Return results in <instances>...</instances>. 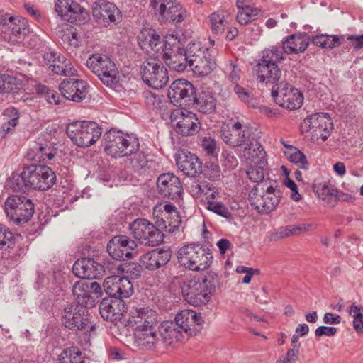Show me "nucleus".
Wrapping results in <instances>:
<instances>
[{"label": "nucleus", "mask_w": 363, "mask_h": 363, "mask_svg": "<svg viewBox=\"0 0 363 363\" xmlns=\"http://www.w3.org/2000/svg\"><path fill=\"white\" fill-rule=\"evenodd\" d=\"M157 313L149 307L133 309L126 326L133 332V345L143 351H156L160 346Z\"/></svg>", "instance_id": "f257e3e1"}, {"label": "nucleus", "mask_w": 363, "mask_h": 363, "mask_svg": "<svg viewBox=\"0 0 363 363\" xmlns=\"http://www.w3.org/2000/svg\"><path fill=\"white\" fill-rule=\"evenodd\" d=\"M281 193L276 182L266 180L255 185L248 195L250 205L258 212L268 214L280 203Z\"/></svg>", "instance_id": "f03ea898"}, {"label": "nucleus", "mask_w": 363, "mask_h": 363, "mask_svg": "<svg viewBox=\"0 0 363 363\" xmlns=\"http://www.w3.org/2000/svg\"><path fill=\"white\" fill-rule=\"evenodd\" d=\"M284 52L281 45L265 48L255 66L257 79L266 84H275L280 79L281 72L278 64L284 60Z\"/></svg>", "instance_id": "7ed1b4c3"}, {"label": "nucleus", "mask_w": 363, "mask_h": 363, "mask_svg": "<svg viewBox=\"0 0 363 363\" xmlns=\"http://www.w3.org/2000/svg\"><path fill=\"white\" fill-rule=\"evenodd\" d=\"M179 262L192 271L205 270L212 262V252L208 248L199 243H191L182 246L178 250Z\"/></svg>", "instance_id": "20e7f679"}, {"label": "nucleus", "mask_w": 363, "mask_h": 363, "mask_svg": "<svg viewBox=\"0 0 363 363\" xmlns=\"http://www.w3.org/2000/svg\"><path fill=\"white\" fill-rule=\"evenodd\" d=\"M104 150L113 157H127L133 155L139 150L138 140L121 131L110 130L105 135Z\"/></svg>", "instance_id": "39448f33"}, {"label": "nucleus", "mask_w": 363, "mask_h": 363, "mask_svg": "<svg viewBox=\"0 0 363 363\" xmlns=\"http://www.w3.org/2000/svg\"><path fill=\"white\" fill-rule=\"evenodd\" d=\"M216 48H206L202 50L199 43H189L190 68L198 76H207L216 68Z\"/></svg>", "instance_id": "423d86ee"}, {"label": "nucleus", "mask_w": 363, "mask_h": 363, "mask_svg": "<svg viewBox=\"0 0 363 363\" xmlns=\"http://www.w3.org/2000/svg\"><path fill=\"white\" fill-rule=\"evenodd\" d=\"M102 130L95 122L76 121L67 128V134L70 140L79 147H89L101 137Z\"/></svg>", "instance_id": "0eeeda50"}, {"label": "nucleus", "mask_w": 363, "mask_h": 363, "mask_svg": "<svg viewBox=\"0 0 363 363\" xmlns=\"http://www.w3.org/2000/svg\"><path fill=\"white\" fill-rule=\"evenodd\" d=\"M86 65L106 86H113L118 81L115 62L107 55L95 53L86 60Z\"/></svg>", "instance_id": "6e6552de"}, {"label": "nucleus", "mask_w": 363, "mask_h": 363, "mask_svg": "<svg viewBox=\"0 0 363 363\" xmlns=\"http://www.w3.org/2000/svg\"><path fill=\"white\" fill-rule=\"evenodd\" d=\"M244 156L252 164L247 171L249 179L257 184L265 182L267 179H264V175L267 160L266 152L259 143H250L249 147H245Z\"/></svg>", "instance_id": "1a4fd4ad"}, {"label": "nucleus", "mask_w": 363, "mask_h": 363, "mask_svg": "<svg viewBox=\"0 0 363 363\" xmlns=\"http://www.w3.org/2000/svg\"><path fill=\"white\" fill-rule=\"evenodd\" d=\"M6 216L16 224L27 223L33 216L34 204L24 196H11L4 202Z\"/></svg>", "instance_id": "9d476101"}, {"label": "nucleus", "mask_w": 363, "mask_h": 363, "mask_svg": "<svg viewBox=\"0 0 363 363\" xmlns=\"http://www.w3.org/2000/svg\"><path fill=\"white\" fill-rule=\"evenodd\" d=\"M333 123L328 114L315 113L308 116L301 123V130L309 134L313 140L324 142L330 135Z\"/></svg>", "instance_id": "9b49d317"}, {"label": "nucleus", "mask_w": 363, "mask_h": 363, "mask_svg": "<svg viewBox=\"0 0 363 363\" xmlns=\"http://www.w3.org/2000/svg\"><path fill=\"white\" fill-rule=\"evenodd\" d=\"M182 294L184 299L191 305L199 306L209 301L212 285L207 279L204 278L201 281L197 279H193L184 281L182 286Z\"/></svg>", "instance_id": "f8f14e48"}, {"label": "nucleus", "mask_w": 363, "mask_h": 363, "mask_svg": "<svg viewBox=\"0 0 363 363\" xmlns=\"http://www.w3.org/2000/svg\"><path fill=\"white\" fill-rule=\"evenodd\" d=\"M152 218L158 229L173 233L178 229L182 219L176 206L169 203H160L152 209Z\"/></svg>", "instance_id": "ddd939ff"}, {"label": "nucleus", "mask_w": 363, "mask_h": 363, "mask_svg": "<svg viewBox=\"0 0 363 363\" xmlns=\"http://www.w3.org/2000/svg\"><path fill=\"white\" fill-rule=\"evenodd\" d=\"M129 229L133 238L143 245L154 247L163 241V233L147 219H135L130 223Z\"/></svg>", "instance_id": "4468645a"}, {"label": "nucleus", "mask_w": 363, "mask_h": 363, "mask_svg": "<svg viewBox=\"0 0 363 363\" xmlns=\"http://www.w3.org/2000/svg\"><path fill=\"white\" fill-rule=\"evenodd\" d=\"M140 73L143 82L150 87L160 89L164 87L169 82L167 68L156 59L150 58L143 62Z\"/></svg>", "instance_id": "2eb2a0df"}, {"label": "nucleus", "mask_w": 363, "mask_h": 363, "mask_svg": "<svg viewBox=\"0 0 363 363\" xmlns=\"http://www.w3.org/2000/svg\"><path fill=\"white\" fill-rule=\"evenodd\" d=\"M272 96L276 104L289 110L299 108L303 101L301 92L286 82L275 83L272 89Z\"/></svg>", "instance_id": "dca6fc26"}, {"label": "nucleus", "mask_w": 363, "mask_h": 363, "mask_svg": "<svg viewBox=\"0 0 363 363\" xmlns=\"http://www.w3.org/2000/svg\"><path fill=\"white\" fill-rule=\"evenodd\" d=\"M151 6L159 15V20L179 23L187 16V11L176 0H152Z\"/></svg>", "instance_id": "f3484780"}, {"label": "nucleus", "mask_w": 363, "mask_h": 363, "mask_svg": "<svg viewBox=\"0 0 363 363\" xmlns=\"http://www.w3.org/2000/svg\"><path fill=\"white\" fill-rule=\"evenodd\" d=\"M87 308L76 304L65 308L62 315L64 325L72 330H81L87 327L91 330H93L94 325H91V323L89 317Z\"/></svg>", "instance_id": "a211bd4d"}, {"label": "nucleus", "mask_w": 363, "mask_h": 363, "mask_svg": "<svg viewBox=\"0 0 363 363\" xmlns=\"http://www.w3.org/2000/svg\"><path fill=\"white\" fill-rule=\"evenodd\" d=\"M27 168V176L30 188L40 191L50 189L55 182L54 172L48 166L32 164Z\"/></svg>", "instance_id": "6ab92c4d"}, {"label": "nucleus", "mask_w": 363, "mask_h": 363, "mask_svg": "<svg viewBox=\"0 0 363 363\" xmlns=\"http://www.w3.org/2000/svg\"><path fill=\"white\" fill-rule=\"evenodd\" d=\"M175 130L182 135H192L199 132L200 122L195 113L186 110L176 109L170 115Z\"/></svg>", "instance_id": "aec40b11"}, {"label": "nucleus", "mask_w": 363, "mask_h": 363, "mask_svg": "<svg viewBox=\"0 0 363 363\" xmlns=\"http://www.w3.org/2000/svg\"><path fill=\"white\" fill-rule=\"evenodd\" d=\"M137 243L126 235H116L107 244V252L114 259L125 260L135 256Z\"/></svg>", "instance_id": "412c9836"}, {"label": "nucleus", "mask_w": 363, "mask_h": 363, "mask_svg": "<svg viewBox=\"0 0 363 363\" xmlns=\"http://www.w3.org/2000/svg\"><path fill=\"white\" fill-rule=\"evenodd\" d=\"M174 323L189 339L196 335L202 329L204 320L200 313L186 309L176 314Z\"/></svg>", "instance_id": "4be33fe9"}, {"label": "nucleus", "mask_w": 363, "mask_h": 363, "mask_svg": "<svg viewBox=\"0 0 363 363\" xmlns=\"http://www.w3.org/2000/svg\"><path fill=\"white\" fill-rule=\"evenodd\" d=\"M103 286L109 298H129L133 293V285L126 277L113 275L105 279Z\"/></svg>", "instance_id": "5701e85b"}, {"label": "nucleus", "mask_w": 363, "mask_h": 363, "mask_svg": "<svg viewBox=\"0 0 363 363\" xmlns=\"http://www.w3.org/2000/svg\"><path fill=\"white\" fill-rule=\"evenodd\" d=\"M221 137L226 144L233 147L245 145V148L249 147L250 143L257 142V140H254L248 143V131L240 121L231 123L230 126L229 125H223L221 130Z\"/></svg>", "instance_id": "b1692460"}, {"label": "nucleus", "mask_w": 363, "mask_h": 363, "mask_svg": "<svg viewBox=\"0 0 363 363\" xmlns=\"http://www.w3.org/2000/svg\"><path fill=\"white\" fill-rule=\"evenodd\" d=\"M195 87L188 80L179 79L175 80L168 89V97L174 104L190 105L195 95Z\"/></svg>", "instance_id": "393cba45"}, {"label": "nucleus", "mask_w": 363, "mask_h": 363, "mask_svg": "<svg viewBox=\"0 0 363 363\" xmlns=\"http://www.w3.org/2000/svg\"><path fill=\"white\" fill-rule=\"evenodd\" d=\"M93 16L99 24L107 27L111 23L116 24L121 19V14L117 6L110 2L99 1L93 9Z\"/></svg>", "instance_id": "a878e982"}, {"label": "nucleus", "mask_w": 363, "mask_h": 363, "mask_svg": "<svg viewBox=\"0 0 363 363\" xmlns=\"http://www.w3.org/2000/svg\"><path fill=\"white\" fill-rule=\"evenodd\" d=\"M45 64L55 74L62 76H75L76 69L72 65L69 60L65 56L54 52L49 51L44 54Z\"/></svg>", "instance_id": "bb28decb"}, {"label": "nucleus", "mask_w": 363, "mask_h": 363, "mask_svg": "<svg viewBox=\"0 0 363 363\" xmlns=\"http://www.w3.org/2000/svg\"><path fill=\"white\" fill-rule=\"evenodd\" d=\"M157 186L162 196L171 199L180 197L183 193V187L179 179L170 173L161 174L157 178Z\"/></svg>", "instance_id": "cd10ccee"}, {"label": "nucleus", "mask_w": 363, "mask_h": 363, "mask_svg": "<svg viewBox=\"0 0 363 363\" xmlns=\"http://www.w3.org/2000/svg\"><path fill=\"white\" fill-rule=\"evenodd\" d=\"M74 274L83 279H99L103 271V266L91 258H82L75 262L72 268Z\"/></svg>", "instance_id": "c85d7f7f"}, {"label": "nucleus", "mask_w": 363, "mask_h": 363, "mask_svg": "<svg viewBox=\"0 0 363 363\" xmlns=\"http://www.w3.org/2000/svg\"><path fill=\"white\" fill-rule=\"evenodd\" d=\"M55 9L60 16L72 22L79 21V16L84 20L89 16L86 9L73 0H57Z\"/></svg>", "instance_id": "c756f323"}, {"label": "nucleus", "mask_w": 363, "mask_h": 363, "mask_svg": "<svg viewBox=\"0 0 363 363\" xmlns=\"http://www.w3.org/2000/svg\"><path fill=\"white\" fill-rule=\"evenodd\" d=\"M59 89L64 98L74 102L82 101L87 94L86 83L79 79H65L59 85Z\"/></svg>", "instance_id": "7c9ffc66"}, {"label": "nucleus", "mask_w": 363, "mask_h": 363, "mask_svg": "<svg viewBox=\"0 0 363 363\" xmlns=\"http://www.w3.org/2000/svg\"><path fill=\"white\" fill-rule=\"evenodd\" d=\"M178 169L189 177H196L203 172L201 160L194 153L182 151L177 158Z\"/></svg>", "instance_id": "2f4dec72"}, {"label": "nucleus", "mask_w": 363, "mask_h": 363, "mask_svg": "<svg viewBox=\"0 0 363 363\" xmlns=\"http://www.w3.org/2000/svg\"><path fill=\"white\" fill-rule=\"evenodd\" d=\"M125 310V302L121 298H104L99 305L101 317L111 322L121 320Z\"/></svg>", "instance_id": "473e14b6"}, {"label": "nucleus", "mask_w": 363, "mask_h": 363, "mask_svg": "<svg viewBox=\"0 0 363 363\" xmlns=\"http://www.w3.org/2000/svg\"><path fill=\"white\" fill-rule=\"evenodd\" d=\"M160 340V350L162 345L169 346L177 342H184L188 340L186 335L174 322H163L161 324V330L158 333Z\"/></svg>", "instance_id": "72a5a7b5"}, {"label": "nucleus", "mask_w": 363, "mask_h": 363, "mask_svg": "<svg viewBox=\"0 0 363 363\" xmlns=\"http://www.w3.org/2000/svg\"><path fill=\"white\" fill-rule=\"evenodd\" d=\"M4 25L9 31V40L13 43H21L30 32L27 20L21 16H10L4 20Z\"/></svg>", "instance_id": "f704fd0d"}, {"label": "nucleus", "mask_w": 363, "mask_h": 363, "mask_svg": "<svg viewBox=\"0 0 363 363\" xmlns=\"http://www.w3.org/2000/svg\"><path fill=\"white\" fill-rule=\"evenodd\" d=\"M162 57L170 69L177 72H184L187 67H190L191 57L189 55V44L186 48H177L174 53L165 52Z\"/></svg>", "instance_id": "c9c22d12"}, {"label": "nucleus", "mask_w": 363, "mask_h": 363, "mask_svg": "<svg viewBox=\"0 0 363 363\" xmlns=\"http://www.w3.org/2000/svg\"><path fill=\"white\" fill-rule=\"evenodd\" d=\"M310 40L306 33L293 34L284 39L281 47L286 54H298L307 49Z\"/></svg>", "instance_id": "e433bc0d"}, {"label": "nucleus", "mask_w": 363, "mask_h": 363, "mask_svg": "<svg viewBox=\"0 0 363 363\" xmlns=\"http://www.w3.org/2000/svg\"><path fill=\"white\" fill-rule=\"evenodd\" d=\"M169 251L155 249L140 257L141 265L147 269L155 270L164 266L170 259Z\"/></svg>", "instance_id": "4c0bfd02"}, {"label": "nucleus", "mask_w": 363, "mask_h": 363, "mask_svg": "<svg viewBox=\"0 0 363 363\" xmlns=\"http://www.w3.org/2000/svg\"><path fill=\"white\" fill-rule=\"evenodd\" d=\"M191 104L199 112L207 114L216 111L217 101L211 91L202 89L200 92H195Z\"/></svg>", "instance_id": "58836bf2"}, {"label": "nucleus", "mask_w": 363, "mask_h": 363, "mask_svg": "<svg viewBox=\"0 0 363 363\" xmlns=\"http://www.w3.org/2000/svg\"><path fill=\"white\" fill-rule=\"evenodd\" d=\"M73 295L76 297L79 305L85 307L94 306V300L89 291V285L85 281H77L72 287Z\"/></svg>", "instance_id": "ea45409f"}, {"label": "nucleus", "mask_w": 363, "mask_h": 363, "mask_svg": "<svg viewBox=\"0 0 363 363\" xmlns=\"http://www.w3.org/2000/svg\"><path fill=\"white\" fill-rule=\"evenodd\" d=\"M58 363H89V358L79 347L72 346L62 350Z\"/></svg>", "instance_id": "a19ab883"}, {"label": "nucleus", "mask_w": 363, "mask_h": 363, "mask_svg": "<svg viewBox=\"0 0 363 363\" xmlns=\"http://www.w3.org/2000/svg\"><path fill=\"white\" fill-rule=\"evenodd\" d=\"M313 45L322 48H333L340 46L345 42L344 35L320 34L312 37Z\"/></svg>", "instance_id": "79ce46f5"}, {"label": "nucleus", "mask_w": 363, "mask_h": 363, "mask_svg": "<svg viewBox=\"0 0 363 363\" xmlns=\"http://www.w3.org/2000/svg\"><path fill=\"white\" fill-rule=\"evenodd\" d=\"M229 16L230 15L223 10L212 13L208 16L211 31L216 35L222 34L228 24Z\"/></svg>", "instance_id": "37998d69"}, {"label": "nucleus", "mask_w": 363, "mask_h": 363, "mask_svg": "<svg viewBox=\"0 0 363 363\" xmlns=\"http://www.w3.org/2000/svg\"><path fill=\"white\" fill-rule=\"evenodd\" d=\"M140 45L143 50L152 55H158L162 48V38L160 35L151 31L148 35L140 42Z\"/></svg>", "instance_id": "c03bdc74"}, {"label": "nucleus", "mask_w": 363, "mask_h": 363, "mask_svg": "<svg viewBox=\"0 0 363 363\" xmlns=\"http://www.w3.org/2000/svg\"><path fill=\"white\" fill-rule=\"evenodd\" d=\"M190 188L191 192L194 197L199 198L202 195H204L206 196L207 201L214 200L218 195V191L216 189L206 182H202L201 184L194 182Z\"/></svg>", "instance_id": "a18cd8bd"}, {"label": "nucleus", "mask_w": 363, "mask_h": 363, "mask_svg": "<svg viewBox=\"0 0 363 363\" xmlns=\"http://www.w3.org/2000/svg\"><path fill=\"white\" fill-rule=\"evenodd\" d=\"M25 167L21 173H13L7 181V186L13 191H26L30 187Z\"/></svg>", "instance_id": "49530a36"}, {"label": "nucleus", "mask_w": 363, "mask_h": 363, "mask_svg": "<svg viewBox=\"0 0 363 363\" xmlns=\"http://www.w3.org/2000/svg\"><path fill=\"white\" fill-rule=\"evenodd\" d=\"M21 87V81L9 75L0 74V93L16 92Z\"/></svg>", "instance_id": "de8ad7c7"}, {"label": "nucleus", "mask_w": 363, "mask_h": 363, "mask_svg": "<svg viewBox=\"0 0 363 363\" xmlns=\"http://www.w3.org/2000/svg\"><path fill=\"white\" fill-rule=\"evenodd\" d=\"M363 308L361 306L353 303L349 308L348 313L353 318V326L354 330L358 333H363Z\"/></svg>", "instance_id": "09e8293b"}, {"label": "nucleus", "mask_w": 363, "mask_h": 363, "mask_svg": "<svg viewBox=\"0 0 363 363\" xmlns=\"http://www.w3.org/2000/svg\"><path fill=\"white\" fill-rule=\"evenodd\" d=\"M33 155L32 160L35 162H45L53 158L52 150L48 145H37L32 150Z\"/></svg>", "instance_id": "8fccbe9b"}, {"label": "nucleus", "mask_w": 363, "mask_h": 363, "mask_svg": "<svg viewBox=\"0 0 363 363\" xmlns=\"http://www.w3.org/2000/svg\"><path fill=\"white\" fill-rule=\"evenodd\" d=\"M201 146L203 152L207 156L216 157L219 151L217 141L211 136H204L201 139Z\"/></svg>", "instance_id": "3c124183"}, {"label": "nucleus", "mask_w": 363, "mask_h": 363, "mask_svg": "<svg viewBox=\"0 0 363 363\" xmlns=\"http://www.w3.org/2000/svg\"><path fill=\"white\" fill-rule=\"evenodd\" d=\"M260 11L259 9L247 5L243 10L239 11L237 15V20L241 25L248 23L252 18L257 16Z\"/></svg>", "instance_id": "603ef678"}, {"label": "nucleus", "mask_w": 363, "mask_h": 363, "mask_svg": "<svg viewBox=\"0 0 363 363\" xmlns=\"http://www.w3.org/2000/svg\"><path fill=\"white\" fill-rule=\"evenodd\" d=\"M288 154L289 158L291 162L298 165V167L304 169H307L308 162L306 157L302 152L296 147L291 146Z\"/></svg>", "instance_id": "864d4df0"}, {"label": "nucleus", "mask_w": 363, "mask_h": 363, "mask_svg": "<svg viewBox=\"0 0 363 363\" xmlns=\"http://www.w3.org/2000/svg\"><path fill=\"white\" fill-rule=\"evenodd\" d=\"M60 37L70 46L77 47L79 44L78 34L73 27L67 28L61 30Z\"/></svg>", "instance_id": "5fc2aeb1"}, {"label": "nucleus", "mask_w": 363, "mask_h": 363, "mask_svg": "<svg viewBox=\"0 0 363 363\" xmlns=\"http://www.w3.org/2000/svg\"><path fill=\"white\" fill-rule=\"evenodd\" d=\"M206 208L223 218H228L231 216L228 208L220 201H214V200L207 201Z\"/></svg>", "instance_id": "6e6d98bb"}, {"label": "nucleus", "mask_w": 363, "mask_h": 363, "mask_svg": "<svg viewBox=\"0 0 363 363\" xmlns=\"http://www.w3.org/2000/svg\"><path fill=\"white\" fill-rule=\"evenodd\" d=\"M162 48L160 50V54L164 55L165 52L174 53L179 47V40L174 35H169L165 39H162Z\"/></svg>", "instance_id": "4d7b16f0"}, {"label": "nucleus", "mask_w": 363, "mask_h": 363, "mask_svg": "<svg viewBox=\"0 0 363 363\" xmlns=\"http://www.w3.org/2000/svg\"><path fill=\"white\" fill-rule=\"evenodd\" d=\"M133 157L130 160L132 167L135 170H140L147 166L148 160L145 154L143 152L133 153Z\"/></svg>", "instance_id": "13d9d810"}, {"label": "nucleus", "mask_w": 363, "mask_h": 363, "mask_svg": "<svg viewBox=\"0 0 363 363\" xmlns=\"http://www.w3.org/2000/svg\"><path fill=\"white\" fill-rule=\"evenodd\" d=\"M13 237V233L6 227L0 224V248L3 249L6 246H9Z\"/></svg>", "instance_id": "bf43d9fd"}, {"label": "nucleus", "mask_w": 363, "mask_h": 363, "mask_svg": "<svg viewBox=\"0 0 363 363\" xmlns=\"http://www.w3.org/2000/svg\"><path fill=\"white\" fill-rule=\"evenodd\" d=\"M233 90L238 98L245 102L247 106H253V104L252 103L253 99L250 96V94L247 91L245 88L236 84L233 88Z\"/></svg>", "instance_id": "052dcab7"}, {"label": "nucleus", "mask_w": 363, "mask_h": 363, "mask_svg": "<svg viewBox=\"0 0 363 363\" xmlns=\"http://www.w3.org/2000/svg\"><path fill=\"white\" fill-rule=\"evenodd\" d=\"M226 72L228 74L229 79L235 83H237L240 77V69L237 65L230 61L225 67Z\"/></svg>", "instance_id": "680f3d73"}, {"label": "nucleus", "mask_w": 363, "mask_h": 363, "mask_svg": "<svg viewBox=\"0 0 363 363\" xmlns=\"http://www.w3.org/2000/svg\"><path fill=\"white\" fill-rule=\"evenodd\" d=\"M337 333V328L334 327H328V326H320L317 328L315 330V335L316 337H321L323 335H325L328 337H332L335 335Z\"/></svg>", "instance_id": "e2e57ef3"}, {"label": "nucleus", "mask_w": 363, "mask_h": 363, "mask_svg": "<svg viewBox=\"0 0 363 363\" xmlns=\"http://www.w3.org/2000/svg\"><path fill=\"white\" fill-rule=\"evenodd\" d=\"M3 116L8 118V121L18 123L19 112L18 109L13 106L6 108L3 112Z\"/></svg>", "instance_id": "0e129e2a"}, {"label": "nucleus", "mask_w": 363, "mask_h": 363, "mask_svg": "<svg viewBox=\"0 0 363 363\" xmlns=\"http://www.w3.org/2000/svg\"><path fill=\"white\" fill-rule=\"evenodd\" d=\"M347 40L349 45L354 49H359L363 47V34L348 35Z\"/></svg>", "instance_id": "69168bd1"}, {"label": "nucleus", "mask_w": 363, "mask_h": 363, "mask_svg": "<svg viewBox=\"0 0 363 363\" xmlns=\"http://www.w3.org/2000/svg\"><path fill=\"white\" fill-rule=\"evenodd\" d=\"M286 186L291 190V199L295 201H298L301 199V194L298 192V187L295 182L290 179H287L285 182Z\"/></svg>", "instance_id": "338daca9"}, {"label": "nucleus", "mask_w": 363, "mask_h": 363, "mask_svg": "<svg viewBox=\"0 0 363 363\" xmlns=\"http://www.w3.org/2000/svg\"><path fill=\"white\" fill-rule=\"evenodd\" d=\"M335 189L329 187L328 185H323L317 187L316 194L320 199L323 201L328 196L334 192Z\"/></svg>", "instance_id": "774afa93"}]
</instances>
